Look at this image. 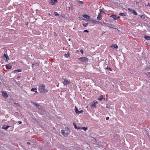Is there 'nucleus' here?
<instances>
[{
    "instance_id": "nucleus-16",
    "label": "nucleus",
    "mask_w": 150,
    "mask_h": 150,
    "mask_svg": "<svg viewBox=\"0 0 150 150\" xmlns=\"http://www.w3.org/2000/svg\"><path fill=\"white\" fill-rule=\"evenodd\" d=\"M86 19H89V16L87 15L83 14L82 15Z\"/></svg>"
},
{
    "instance_id": "nucleus-9",
    "label": "nucleus",
    "mask_w": 150,
    "mask_h": 150,
    "mask_svg": "<svg viewBox=\"0 0 150 150\" xmlns=\"http://www.w3.org/2000/svg\"><path fill=\"white\" fill-rule=\"evenodd\" d=\"M70 82L68 80L64 79L63 82V84L64 85L67 86V85L70 83Z\"/></svg>"
},
{
    "instance_id": "nucleus-12",
    "label": "nucleus",
    "mask_w": 150,
    "mask_h": 150,
    "mask_svg": "<svg viewBox=\"0 0 150 150\" xmlns=\"http://www.w3.org/2000/svg\"><path fill=\"white\" fill-rule=\"evenodd\" d=\"M6 67L7 69H10L12 68V65H10V64H8L6 65Z\"/></svg>"
},
{
    "instance_id": "nucleus-34",
    "label": "nucleus",
    "mask_w": 150,
    "mask_h": 150,
    "mask_svg": "<svg viewBox=\"0 0 150 150\" xmlns=\"http://www.w3.org/2000/svg\"><path fill=\"white\" fill-rule=\"evenodd\" d=\"M79 3L80 4H82L83 3V2L82 1H79Z\"/></svg>"
},
{
    "instance_id": "nucleus-32",
    "label": "nucleus",
    "mask_w": 150,
    "mask_h": 150,
    "mask_svg": "<svg viewBox=\"0 0 150 150\" xmlns=\"http://www.w3.org/2000/svg\"><path fill=\"white\" fill-rule=\"evenodd\" d=\"M88 24V23H87V24H86V23H83V25L84 26V27H86V25H87Z\"/></svg>"
},
{
    "instance_id": "nucleus-7",
    "label": "nucleus",
    "mask_w": 150,
    "mask_h": 150,
    "mask_svg": "<svg viewBox=\"0 0 150 150\" xmlns=\"http://www.w3.org/2000/svg\"><path fill=\"white\" fill-rule=\"evenodd\" d=\"M57 2V0H51L50 2V4L51 5H54Z\"/></svg>"
},
{
    "instance_id": "nucleus-41",
    "label": "nucleus",
    "mask_w": 150,
    "mask_h": 150,
    "mask_svg": "<svg viewBox=\"0 0 150 150\" xmlns=\"http://www.w3.org/2000/svg\"><path fill=\"white\" fill-rule=\"evenodd\" d=\"M27 144H30V142H27Z\"/></svg>"
},
{
    "instance_id": "nucleus-31",
    "label": "nucleus",
    "mask_w": 150,
    "mask_h": 150,
    "mask_svg": "<svg viewBox=\"0 0 150 150\" xmlns=\"http://www.w3.org/2000/svg\"><path fill=\"white\" fill-rule=\"evenodd\" d=\"M96 23L98 24H102V23L101 22H100L99 21H96Z\"/></svg>"
},
{
    "instance_id": "nucleus-5",
    "label": "nucleus",
    "mask_w": 150,
    "mask_h": 150,
    "mask_svg": "<svg viewBox=\"0 0 150 150\" xmlns=\"http://www.w3.org/2000/svg\"><path fill=\"white\" fill-rule=\"evenodd\" d=\"M2 57L6 62H7L9 60V58L7 54H4Z\"/></svg>"
},
{
    "instance_id": "nucleus-38",
    "label": "nucleus",
    "mask_w": 150,
    "mask_h": 150,
    "mask_svg": "<svg viewBox=\"0 0 150 150\" xmlns=\"http://www.w3.org/2000/svg\"><path fill=\"white\" fill-rule=\"evenodd\" d=\"M106 120H108L109 119V117H108L106 118Z\"/></svg>"
},
{
    "instance_id": "nucleus-23",
    "label": "nucleus",
    "mask_w": 150,
    "mask_h": 150,
    "mask_svg": "<svg viewBox=\"0 0 150 150\" xmlns=\"http://www.w3.org/2000/svg\"><path fill=\"white\" fill-rule=\"evenodd\" d=\"M140 16V17L142 18H145V16L144 15H139Z\"/></svg>"
},
{
    "instance_id": "nucleus-21",
    "label": "nucleus",
    "mask_w": 150,
    "mask_h": 150,
    "mask_svg": "<svg viewBox=\"0 0 150 150\" xmlns=\"http://www.w3.org/2000/svg\"><path fill=\"white\" fill-rule=\"evenodd\" d=\"M88 129V128L87 127H82L81 129H83L84 131H86V130H87Z\"/></svg>"
},
{
    "instance_id": "nucleus-39",
    "label": "nucleus",
    "mask_w": 150,
    "mask_h": 150,
    "mask_svg": "<svg viewBox=\"0 0 150 150\" xmlns=\"http://www.w3.org/2000/svg\"><path fill=\"white\" fill-rule=\"evenodd\" d=\"M65 129H67L68 130H69V129L68 127H65Z\"/></svg>"
},
{
    "instance_id": "nucleus-26",
    "label": "nucleus",
    "mask_w": 150,
    "mask_h": 150,
    "mask_svg": "<svg viewBox=\"0 0 150 150\" xmlns=\"http://www.w3.org/2000/svg\"><path fill=\"white\" fill-rule=\"evenodd\" d=\"M119 15L121 16H125V14L123 13H120L119 14Z\"/></svg>"
},
{
    "instance_id": "nucleus-42",
    "label": "nucleus",
    "mask_w": 150,
    "mask_h": 150,
    "mask_svg": "<svg viewBox=\"0 0 150 150\" xmlns=\"http://www.w3.org/2000/svg\"><path fill=\"white\" fill-rule=\"evenodd\" d=\"M34 64H32V68H33L34 67Z\"/></svg>"
},
{
    "instance_id": "nucleus-3",
    "label": "nucleus",
    "mask_w": 150,
    "mask_h": 150,
    "mask_svg": "<svg viewBox=\"0 0 150 150\" xmlns=\"http://www.w3.org/2000/svg\"><path fill=\"white\" fill-rule=\"evenodd\" d=\"M75 112L77 114H79L83 112V110H81V111H79L78 109V108L77 107L75 106Z\"/></svg>"
},
{
    "instance_id": "nucleus-22",
    "label": "nucleus",
    "mask_w": 150,
    "mask_h": 150,
    "mask_svg": "<svg viewBox=\"0 0 150 150\" xmlns=\"http://www.w3.org/2000/svg\"><path fill=\"white\" fill-rule=\"evenodd\" d=\"M70 54H69L68 53H67V54H65L64 55V57H70Z\"/></svg>"
},
{
    "instance_id": "nucleus-18",
    "label": "nucleus",
    "mask_w": 150,
    "mask_h": 150,
    "mask_svg": "<svg viewBox=\"0 0 150 150\" xmlns=\"http://www.w3.org/2000/svg\"><path fill=\"white\" fill-rule=\"evenodd\" d=\"M97 102H94L91 106L92 108H93V107L96 108V104L97 103Z\"/></svg>"
},
{
    "instance_id": "nucleus-43",
    "label": "nucleus",
    "mask_w": 150,
    "mask_h": 150,
    "mask_svg": "<svg viewBox=\"0 0 150 150\" xmlns=\"http://www.w3.org/2000/svg\"><path fill=\"white\" fill-rule=\"evenodd\" d=\"M49 15L50 16L51 15L50 14V13H49Z\"/></svg>"
},
{
    "instance_id": "nucleus-8",
    "label": "nucleus",
    "mask_w": 150,
    "mask_h": 150,
    "mask_svg": "<svg viewBox=\"0 0 150 150\" xmlns=\"http://www.w3.org/2000/svg\"><path fill=\"white\" fill-rule=\"evenodd\" d=\"M61 133L65 137L67 136L69 134L68 133H65V130H62L61 131Z\"/></svg>"
},
{
    "instance_id": "nucleus-17",
    "label": "nucleus",
    "mask_w": 150,
    "mask_h": 150,
    "mask_svg": "<svg viewBox=\"0 0 150 150\" xmlns=\"http://www.w3.org/2000/svg\"><path fill=\"white\" fill-rule=\"evenodd\" d=\"M97 18L98 20H100L102 19V16L101 14L100 13L98 14L97 17Z\"/></svg>"
},
{
    "instance_id": "nucleus-13",
    "label": "nucleus",
    "mask_w": 150,
    "mask_h": 150,
    "mask_svg": "<svg viewBox=\"0 0 150 150\" xmlns=\"http://www.w3.org/2000/svg\"><path fill=\"white\" fill-rule=\"evenodd\" d=\"M37 88H32L31 90V91L34 92L35 93H38V92L37 91Z\"/></svg>"
},
{
    "instance_id": "nucleus-27",
    "label": "nucleus",
    "mask_w": 150,
    "mask_h": 150,
    "mask_svg": "<svg viewBox=\"0 0 150 150\" xmlns=\"http://www.w3.org/2000/svg\"><path fill=\"white\" fill-rule=\"evenodd\" d=\"M54 14L55 16H59V14L57 12H54Z\"/></svg>"
},
{
    "instance_id": "nucleus-19",
    "label": "nucleus",
    "mask_w": 150,
    "mask_h": 150,
    "mask_svg": "<svg viewBox=\"0 0 150 150\" xmlns=\"http://www.w3.org/2000/svg\"><path fill=\"white\" fill-rule=\"evenodd\" d=\"M144 38L146 40H150V36H145L144 37Z\"/></svg>"
},
{
    "instance_id": "nucleus-35",
    "label": "nucleus",
    "mask_w": 150,
    "mask_h": 150,
    "mask_svg": "<svg viewBox=\"0 0 150 150\" xmlns=\"http://www.w3.org/2000/svg\"><path fill=\"white\" fill-rule=\"evenodd\" d=\"M84 32H86L88 33V31L87 30H85L84 31Z\"/></svg>"
},
{
    "instance_id": "nucleus-30",
    "label": "nucleus",
    "mask_w": 150,
    "mask_h": 150,
    "mask_svg": "<svg viewBox=\"0 0 150 150\" xmlns=\"http://www.w3.org/2000/svg\"><path fill=\"white\" fill-rule=\"evenodd\" d=\"M82 127H77V129H81Z\"/></svg>"
},
{
    "instance_id": "nucleus-15",
    "label": "nucleus",
    "mask_w": 150,
    "mask_h": 150,
    "mask_svg": "<svg viewBox=\"0 0 150 150\" xmlns=\"http://www.w3.org/2000/svg\"><path fill=\"white\" fill-rule=\"evenodd\" d=\"M112 17L115 20H117L118 19L120 18L119 16L116 17V16H115L114 15H112Z\"/></svg>"
},
{
    "instance_id": "nucleus-24",
    "label": "nucleus",
    "mask_w": 150,
    "mask_h": 150,
    "mask_svg": "<svg viewBox=\"0 0 150 150\" xmlns=\"http://www.w3.org/2000/svg\"><path fill=\"white\" fill-rule=\"evenodd\" d=\"M14 104L17 107L20 106V105L18 103H14Z\"/></svg>"
},
{
    "instance_id": "nucleus-4",
    "label": "nucleus",
    "mask_w": 150,
    "mask_h": 150,
    "mask_svg": "<svg viewBox=\"0 0 150 150\" xmlns=\"http://www.w3.org/2000/svg\"><path fill=\"white\" fill-rule=\"evenodd\" d=\"M32 103H33L35 106L36 107H37L38 109H42V107L40 106V105L38 103L36 102H32Z\"/></svg>"
},
{
    "instance_id": "nucleus-45",
    "label": "nucleus",
    "mask_w": 150,
    "mask_h": 150,
    "mask_svg": "<svg viewBox=\"0 0 150 150\" xmlns=\"http://www.w3.org/2000/svg\"><path fill=\"white\" fill-rule=\"evenodd\" d=\"M69 41H70V39H69Z\"/></svg>"
},
{
    "instance_id": "nucleus-44",
    "label": "nucleus",
    "mask_w": 150,
    "mask_h": 150,
    "mask_svg": "<svg viewBox=\"0 0 150 150\" xmlns=\"http://www.w3.org/2000/svg\"><path fill=\"white\" fill-rule=\"evenodd\" d=\"M1 82H0V85H1Z\"/></svg>"
},
{
    "instance_id": "nucleus-14",
    "label": "nucleus",
    "mask_w": 150,
    "mask_h": 150,
    "mask_svg": "<svg viewBox=\"0 0 150 150\" xmlns=\"http://www.w3.org/2000/svg\"><path fill=\"white\" fill-rule=\"evenodd\" d=\"M10 126H6V125H4L3 126L2 128L3 129H8V128L10 127Z\"/></svg>"
},
{
    "instance_id": "nucleus-1",
    "label": "nucleus",
    "mask_w": 150,
    "mask_h": 150,
    "mask_svg": "<svg viewBox=\"0 0 150 150\" xmlns=\"http://www.w3.org/2000/svg\"><path fill=\"white\" fill-rule=\"evenodd\" d=\"M45 86L44 84H40L39 86L38 90L41 93H46L48 91L45 89Z\"/></svg>"
},
{
    "instance_id": "nucleus-2",
    "label": "nucleus",
    "mask_w": 150,
    "mask_h": 150,
    "mask_svg": "<svg viewBox=\"0 0 150 150\" xmlns=\"http://www.w3.org/2000/svg\"><path fill=\"white\" fill-rule=\"evenodd\" d=\"M78 59L83 62H86L88 60V58L86 57H81L78 58Z\"/></svg>"
},
{
    "instance_id": "nucleus-6",
    "label": "nucleus",
    "mask_w": 150,
    "mask_h": 150,
    "mask_svg": "<svg viewBox=\"0 0 150 150\" xmlns=\"http://www.w3.org/2000/svg\"><path fill=\"white\" fill-rule=\"evenodd\" d=\"M128 10L129 11L133 13V14L134 15H137V13L133 9H132L130 8H128Z\"/></svg>"
},
{
    "instance_id": "nucleus-36",
    "label": "nucleus",
    "mask_w": 150,
    "mask_h": 150,
    "mask_svg": "<svg viewBox=\"0 0 150 150\" xmlns=\"http://www.w3.org/2000/svg\"><path fill=\"white\" fill-rule=\"evenodd\" d=\"M80 52H81V53L82 54H83V50H80Z\"/></svg>"
},
{
    "instance_id": "nucleus-28",
    "label": "nucleus",
    "mask_w": 150,
    "mask_h": 150,
    "mask_svg": "<svg viewBox=\"0 0 150 150\" xmlns=\"http://www.w3.org/2000/svg\"><path fill=\"white\" fill-rule=\"evenodd\" d=\"M73 125H74V128H75V129H77V126H76V124H75V123L74 122V123H73Z\"/></svg>"
},
{
    "instance_id": "nucleus-11",
    "label": "nucleus",
    "mask_w": 150,
    "mask_h": 150,
    "mask_svg": "<svg viewBox=\"0 0 150 150\" xmlns=\"http://www.w3.org/2000/svg\"><path fill=\"white\" fill-rule=\"evenodd\" d=\"M110 47L112 48H115L116 49H117L118 48V46L116 44H112Z\"/></svg>"
},
{
    "instance_id": "nucleus-33",
    "label": "nucleus",
    "mask_w": 150,
    "mask_h": 150,
    "mask_svg": "<svg viewBox=\"0 0 150 150\" xmlns=\"http://www.w3.org/2000/svg\"><path fill=\"white\" fill-rule=\"evenodd\" d=\"M16 71L18 72H20L22 71L21 70L19 69H17Z\"/></svg>"
},
{
    "instance_id": "nucleus-29",
    "label": "nucleus",
    "mask_w": 150,
    "mask_h": 150,
    "mask_svg": "<svg viewBox=\"0 0 150 150\" xmlns=\"http://www.w3.org/2000/svg\"><path fill=\"white\" fill-rule=\"evenodd\" d=\"M34 66H39V64L37 63H35L33 64Z\"/></svg>"
},
{
    "instance_id": "nucleus-10",
    "label": "nucleus",
    "mask_w": 150,
    "mask_h": 150,
    "mask_svg": "<svg viewBox=\"0 0 150 150\" xmlns=\"http://www.w3.org/2000/svg\"><path fill=\"white\" fill-rule=\"evenodd\" d=\"M1 93L2 95L4 98H7L8 97V96L6 92L4 91H2Z\"/></svg>"
},
{
    "instance_id": "nucleus-37",
    "label": "nucleus",
    "mask_w": 150,
    "mask_h": 150,
    "mask_svg": "<svg viewBox=\"0 0 150 150\" xmlns=\"http://www.w3.org/2000/svg\"><path fill=\"white\" fill-rule=\"evenodd\" d=\"M18 122L19 123V124H21L22 123V122L20 121H18Z\"/></svg>"
},
{
    "instance_id": "nucleus-20",
    "label": "nucleus",
    "mask_w": 150,
    "mask_h": 150,
    "mask_svg": "<svg viewBox=\"0 0 150 150\" xmlns=\"http://www.w3.org/2000/svg\"><path fill=\"white\" fill-rule=\"evenodd\" d=\"M103 96H100V97H99L98 99V100H100V101H101V100L102 99H103Z\"/></svg>"
},
{
    "instance_id": "nucleus-25",
    "label": "nucleus",
    "mask_w": 150,
    "mask_h": 150,
    "mask_svg": "<svg viewBox=\"0 0 150 150\" xmlns=\"http://www.w3.org/2000/svg\"><path fill=\"white\" fill-rule=\"evenodd\" d=\"M105 69H108V70H109L110 71H112V70L110 68L108 67H107Z\"/></svg>"
},
{
    "instance_id": "nucleus-40",
    "label": "nucleus",
    "mask_w": 150,
    "mask_h": 150,
    "mask_svg": "<svg viewBox=\"0 0 150 150\" xmlns=\"http://www.w3.org/2000/svg\"><path fill=\"white\" fill-rule=\"evenodd\" d=\"M148 74L149 75H150V72H147V73H146V74H147V75H148V74Z\"/></svg>"
}]
</instances>
